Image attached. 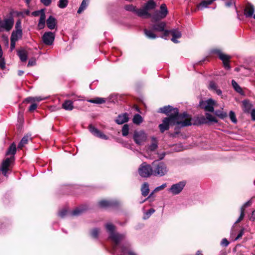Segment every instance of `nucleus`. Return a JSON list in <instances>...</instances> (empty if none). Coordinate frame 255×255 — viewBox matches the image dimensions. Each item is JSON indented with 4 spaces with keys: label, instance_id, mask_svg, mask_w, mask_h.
<instances>
[{
    "label": "nucleus",
    "instance_id": "nucleus-1",
    "mask_svg": "<svg viewBox=\"0 0 255 255\" xmlns=\"http://www.w3.org/2000/svg\"><path fill=\"white\" fill-rule=\"evenodd\" d=\"M173 111L174 114H171V116L174 119V125H177L180 127H184L192 125L190 115L186 113L179 115L178 110L176 108Z\"/></svg>",
    "mask_w": 255,
    "mask_h": 255
},
{
    "label": "nucleus",
    "instance_id": "nucleus-2",
    "mask_svg": "<svg viewBox=\"0 0 255 255\" xmlns=\"http://www.w3.org/2000/svg\"><path fill=\"white\" fill-rule=\"evenodd\" d=\"M105 227L107 232L109 233V238L114 243L113 247V250H116L117 246L125 239V236L124 235L115 233V227L111 223H107Z\"/></svg>",
    "mask_w": 255,
    "mask_h": 255
},
{
    "label": "nucleus",
    "instance_id": "nucleus-3",
    "mask_svg": "<svg viewBox=\"0 0 255 255\" xmlns=\"http://www.w3.org/2000/svg\"><path fill=\"white\" fill-rule=\"evenodd\" d=\"M152 166L153 169V176H163L166 175L168 171L166 165L163 162L154 161L152 162Z\"/></svg>",
    "mask_w": 255,
    "mask_h": 255
},
{
    "label": "nucleus",
    "instance_id": "nucleus-4",
    "mask_svg": "<svg viewBox=\"0 0 255 255\" xmlns=\"http://www.w3.org/2000/svg\"><path fill=\"white\" fill-rule=\"evenodd\" d=\"M138 173L142 177H148L153 175V169L152 166L148 164L146 162H143L139 166Z\"/></svg>",
    "mask_w": 255,
    "mask_h": 255
},
{
    "label": "nucleus",
    "instance_id": "nucleus-5",
    "mask_svg": "<svg viewBox=\"0 0 255 255\" xmlns=\"http://www.w3.org/2000/svg\"><path fill=\"white\" fill-rule=\"evenodd\" d=\"M14 19L12 16L1 19L0 18V32L9 31L12 28Z\"/></svg>",
    "mask_w": 255,
    "mask_h": 255
},
{
    "label": "nucleus",
    "instance_id": "nucleus-6",
    "mask_svg": "<svg viewBox=\"0 0 255 255\" xmlns=\"http://www.w3.org/2000/svg\"><path fill=\"white\" fill-rule=\"evenodd\" d=\"M133 139L136 144L141 145L147 140V135L143 130H135L133 133Z\"/></svg>",
    "mask_w": 255,
    "mask_h": 255
},
{
    "label": "nucleus",
    "instance_id": "nucleus-7",
    "mask_svg": "<svg viewBox=\"0 0 255 255\" xmlns=\"http://www.w3.org/2000/svg\"><path fill=\"white\" fill-rule=\"evenodd\" d=\"M22 36V30L21 28V21L18 19L15 25V29L11 33L10 40L17 41L21 39Z\"/></svg>",
    "mask_w": 255,
    "mask_h": 255
},
{
    "label": "nucleus",
    "instance_id": "nucleus-8",
    "mask_svg": "<svg viewBox=\"0 0 255 255\" xmlns=\"http://www.w3.org/2000/svg\"><path fill=\"white\" fill-rule=\"evenodd\" d=\"M168 13V10L165 4H162L160 7V10L155 11L152 15L153 21H156L164 18Z\"/></svg>",
    "mask_w": 255,
    "mask_h": 255
},
{
    "label": "nucleus",
    "instance_id": "nucleus-9",
    "mask_svg": "<svg viewBox=\"0 0 255 255\" xmlns=\"http://www.w3.org/2000/svg\"><path fill=\"white\" fill-rule=\"evenodd\" d=\"M170 125H174V119L171 115L168 117L164 118L162 121V123L159 125V128L161 132L169 128Z\"/></svg>",
    "mask_w": 255,
    "mask_h": 255
},
{
    "label": "nucleus",
    "instance_id": "nucleus-10",
    "mask_svg": "<svg viewBox=\"0 0 255 255\" xmlns=\"http://www.w3.org/2000/svg\"><path fill=\"white\" fill-rule=\"evenodd\" d=\"M215 105V101L211 99L200 102V106L202 108L204 109L206 111L210 112H214Z\"/></svg>",
    "mask_w": 255,
    "mask_h": 255
},
{
    "label": "nucleus",
    "instance_id": "nucleus-11",
    "mask_svg": "<svg viewBox=\"0 0 255 255\" xmlns=\"http://www.w3.org/2000/svg\"><path fill=\"white\" fill-rule=\"evenodd\" d=\"M186 183L185 181H181L178 183L173 184L169 191L171 192L173 195H177L180 193L183 189L185 186Z\"/></svg>",
    "mask_w": 255,
    "mask_h": 255
},
{
    "label": "nucleus",
    "instance_id": "nucleus-12",
    "mask_svg": "<svg viewBox=\"0 0 255 255\" xmlns=\"http://www.w3.org/2000/svg\"><path fill=\"white\" fill-rule=\"evenodd\" d=\"M55 39V34L51 32H46L44 33L42 37V41L47 45L52 44Z\"/></svg>",
    "mask_w": 255,
    "mask_h": 255
},
{
    "label": "nucleus",
    "instance_id": "nucleus-13",
    "mask_svg": "<svg viewBox=\"0 0 255 255\" xmlns=\"http://www.w3.org/2000/svg\"><path fill=\"white\" fill-rule=\"evenodd\" d=\"M13 160V156L10 158H7L2 163L0 170L4 176H6L7 171L9 170V166Z\"/></svg>",
    "mask_w": 255,
    "mask_h": 255
},
{
    "label": "nucleus",
    "instance_id": "nucleus-14",
    "mask_svg": "<svg viewBox=\"0 0 255 255\" xmlns=\"http://www.w3.org/2000/svg\"><path fill=\"white\" fill-rule=\"evenodd\" d=\"M217 53H218L220 59L223 61L225 68L229 69L230 68V66L229 62L231 57L228 55L223 53L220 50H217Z\"/></svg>",
    "mask_w": 255,
    "mask_h": 255
},
{
    "label": "nucleus",
    "instance_id": "nucleus-15",
    "mask_svg": "<svg viewBox=\"0 0 255 255\" xmlns=\"http://www.w3.org/2000/svg\"><path fill=\"white\" fill-rule=\"evenodd\" d=\"M89 129L90 131L95 136L106 140L108 139V137L107 135L104 134L103 132L100 131L99 130L92 125H90L89 126Z\"/></svg>",
    "mask_w": 255,
    "mask_h": 255
},
{
    "label": "nucleus",
    "instance_id": "nucleus-16",
    "mask_svg": "<svg viewBox=\"0 0 255 255\" xmlns=\"http://www.w3.org/2000/svg\"><path fill=\"white\" fill-rule=\"evenodd\" d=\"M255 11L254 6L250 3H248L244 9V14L247 17H251L253 16Z\"/></svg>",
    "mask_w": 255,
    "mask_h": 255
},
{
    "label": "nucleus",
    "instance_id": "nucleus-17",
    "mask_svg": "<svg viewBox=\"0 0 255 255\" xmlns=\"http://www.w3.org/2000/svg\"><path fill=\"white\" fill-rule=\"evenodd\" d=\"M48 28L51 30L54 29L56 26V19L52 16H50L46 20Z\"/></svg>",
    "mask_w": 255,
    "mask_h": 255
},
{
    "label": "nucleus",
    "instance_id": "nucleus-18",
    "mask_svg": "<svg viewBox=\"0 0 255 255\" xmlns=\"http://www.w3.org/2000/svg\"><path fill=\"white\" fill-rule=\"evenodd\" d=\"M128 120V115L127 113H125L118 116L117 119L115 120L116 123L119 125L123 124L126 123Z\"/></svg>",
    "mask_w": 255,
    "mask_h": 255
},
{
    "label": "nucleus",
    "instance_id": "nucleus-19",
    "mask_svg": "<svg viewBox=\"0 0 255 255\" xmlns=\"http://www.w3.org/2000/svg\"><path fill=\"white\" fill-rule=\"evenodd\" d=\"M135 13L137 15L140 17L145 16L146 17H151L152 15L148 12V11L143 7V8L136 9Z\"/></svg>",
    "mask_w": 255,
    "mask_h": 255
},
{
    "label": "nucleus",
    "instance_id": "nucleus-20",
    "mask_svg": "<svg viewBox=\"0 0 255 255\" xmlns=\"http://www.w3.org/2000/svg\"><path fill=\"white\" fill-rule=\"evenodd\" d=\"M215 0H203L198 5L197 8L199 9L202 10L208 7Z\"/></svg>",
    "mask_w": 255,
    "mask_h": 255
},
{
    "label": "nucleus",
    "instance_id": "nucleus-21",
    "mask_svg": "<svg viewBox=\"0 0 255 255\" xmlns=\"http://www.w3.org/2000/svg\"><path fill=\"white\" fill-rule=\"evenodd\" d=\"M166 23L164 22H160L152 26V29L154 31L162 32L164 31L166 26Z\"/></svg>",
    "mask_w": 255,
    "mask_h": 255
},
{
    "label": "nucleus",
    "instance_id": "nucleus-22",
    "mask_svg": "<svg viewBox=\"0 0 255 255\" xmlns=\"http://www.w3.org/2000/svg\"><path fill=\"white\" fill-rule=\"evenodd\" d=\"M171 34L173 36L171 40L174 43H178V41L177 40V39L181 37V32L177 29H172L171 30Z\"/></svg>",
    "mask_w": 255,
    "mask_h": 255
},
{
    "label": "nucleus",
    "instance_id": "nucleus-23",
    "mask_svg": "<svg viewBox=\"0 0 255 255\" xmlns=\"http://www.w3.org/2000/svg\"><path fill=\"white\" fill-rule=\"evenodd\" d=\"M122 252L126 254H128L129 255H136L135 253L131 250L130 249V245L128 244L123 245L121 248Z\"/></svg>",
    "mask_w": 255,
    "mask_h": 255
},
{
    "label": "nucleus",
    "instance_id": "nucleus-24",
    "mask_svg": "<svg viewBox=\"0 0 255 255\" xmlns=\"http://www.w3.org/2000/svg\"><path fill=\"white\" fill-rule=\"evenodd\" d=\"M175 109H173L172 107L170 106H164L163 108H161L160 109V111L161 113H164L167 115H169V116L171 114H174L173 110Z\"/></svg>",
    "mask_w": 255,
    "mask_h": 255
},
{
    "label": "nucleus",
    "instance_id": "nucleus-25",
    "mask_svg": "<svg viewBox=\"0 0 255 255\" xmlns=\"http://www.w3.org/2000/svg\"><path fill=\"white\" fill-rule=\"evenodd\" d=\"M62 107L65 110L71 111L74 108L73 102L70 100H66L62 104Z\"/></svg>",
    "mask_w": 255,
    "mask_h": 255
},
{
    "label": "nucleus",
    "instance_id": "nucleus-26",
    "mask_svg": "<svg viewBox=\"0 0 255 255\" xmlns=\"http://www.w3.org/2000/svg\"><path fill=\"white\" fill-rule=\"evenodd\" d=\"M209 88L216 92L218 95H221L222 93V91L218 89L217 84L213 81L210 82Z\"/></svg>",
    "mask_w": 255,
    "mask_h": 255
},
{
    "label": "nucleus",
    "instance_id": "nucleus-27",
    "mask_svg": "<svg viewBox=\"0 0 255 255\" xmlns=\"http://www.w3.org/2000/svg\"><path fill=\"white\" fill-rule=\"evenodd\" d=\"M17 55L21 61L25 62L26 61L27 58V53L25 50L23 49L18 50L17 51Z\"/></svg>",
    "mask_w": 255,
    "mask_h": 255
},
{
    "label": "nucleus",
    "instance_id": "nucleus-28",
    "mask_svg": "<svg viewBox=\"0 0 255 255\" xmlns=\"http://www.w3.org/2000/svg\"><path fill=\"white\" fill-rule=\"evenodd\" d=\"M141 194L143 196H146L149 194V184L145 182L142 185L141 188Z\"/></svg>",
    "mask_w": 255,
    "mask_h": 255
},
{
    "label": "nucleus",
    "instance_id": "nucleus-29",
    "mask_svg": "<svg viewBox=\"0 0 255 255\" xmlns=\"http://www.w3.org/2000/svg\"><path fill=\"white\" fill-rule=\"evenodd\" d=\"M29 139H31V138L29 137V136L26 135L23 136L18 145V148L21 149L25 144L28 143V141Z\"/></svg>",
    "mask_w": 255,
    "mask_h": 255
},
{
    "label": "nucleus",
    "instance_id": "nucleus-30",
    "mask_svg": "<svg viewBox=\"0 0 255 255\" xmlns=\"http://www.w3.org/2000/svg\"><path fill=\"white\" fill-rule=\"evenodd\" d=\"M144 34L147 37L150 39H155L157 37L155 34L151 29H144Z\"/></svg>",
    "mask_w": 255,
    "mask_h": 255
},
{
    "label": "nucleus",
    "instance_id": "nucleus-31",
    "mask_svg": "<svg viewBox=\"0 0 255 255\" xmlns=\"http://www.w3.org/2000/svg\"><path fill=\"white\" fill-rule=\"evenodd\" d=\"M156 4L153 0H148L145 4L144 7L148 11L155 8Z\"/></svg>",
    "mask_w": 255,
    "mask_h": 255
},
{
    "label": "nucleus",
    "instance_id": "nucleus-32",
    "mask_svg": "<svg viewBox=\"0 0 255 255\" xmlns=\"http://www.w3.org/2000/svg\"><path fill=\"white\" fill-rule=\"evenodd\" d=\"M89 0H83L77 12L78 13H81L88 6Z\"/></svg>",
    "mask_w": 255,
    "mask_h": 255
},
{
    "label": "nucleus",
    "instance_id": "nucleus-33",
    "mask_svg": "<svg viewBox=\"0 0 255 255\" xmlns=\"http://www.w3.org/2000/svg\"><path fill=\"white\" fill-rule=\"evenodd\" d=\"M243 104L244 111L246 113H249L252 107V104L247 101H244Z\"/></svg>",
    "mask_w": 255,
    "mask_h": 255
},
{
    "label": "nucleus",
    "instance_id": "nucleus-34",
    "mask_svg": "<svg viewBox=\"0 0 255 255\" xmlns=\"http://www.w3.org/2000/svg\"><path fill=\"white\" fill-rule=\"evenodd\" d=\"M142 117L138 114H135L132 119L133 123L136 125H139L142 122Z\"/></svg>",
    "mask_w": 255,
    "mask_h": 255
},
{
    "label": "nucleus",
    "instance_id": "nucleus-35",
    "mask_svg": "<svg viewBox=\"0 0 255 255\" xmlns=\"http://www.w3.org/2000/svg\"><path fill=\"white\" fill-rule=\"evenodd\" d=\"M99 206L102 208H106L111 206L113 203L107 200H101L99 203Z\"/></svg>",
    "mask_w": 255,
    "mask_h": 255
},
{
    "label": "nucleus",
    "instance_id": "nucleus-36",
    "mask_svg": "<svg viewBox=\"0 0 255 255\" xmlns=\"http://www.w3.org/2000/svg\"><path fill=\"white\" fill-rule=\"evenodd\" d=\"M45 14H43L42 15L40 16V18L39 20L38 26L39 29H42L45 25Z\"/></svg>",
    "mask_w": 255,
    "mask_h": 255
},
{
    "label": "nucleus",
    "instance_id": "nucleus-37",
    "mask_svg": "<svg viewBox=\"0 0 255 255\" xmlns=\"http://www.w3.org/2000/svg\"><path fill=\"white\" fill-rule=\"evenodd\" d=\"M152 143L149 146L148 149L150 151H154L157 147V142L155 138H152Z\"/></svg>",
    "mask_w": 255,
    "mask_h": 255
},
{
    "label": "nucleus",
    "instance_id": "nucleus-38",
    "mask_svg": "<svg viewBox=\"0 0 255 255\" xmlns=\"http://www.w3.org/2000/svg\"><path fill=\"white\" fill-rule=\"evenodd\" d=\"M16 150V145L15 144L13 143L11 144V145L9 146L7 151L6 152V154H12L14 155Z\"/></svg>",
    "mask_w": 255,
    "mask_h": 255
},
{
    "label": "nucleus",
    "instance_id": "nucleus-39",
    "mask_svg": "<svg viewBox=\"0 0 255 255\" xmlns=\"http://www.w3.org/2000/svg\"><path fill=\"white\" fill-rule=\"evenodd\" d=\"M89 102L91 103H95V104H103L105 102V100L102 98H96L94 99H91L88 101Z\"/></svg>",
    "mask_w": 255,
    "mask_h": 255
},
{
    "label": "nucleus",
    "instance_id": "nucleus-40",
    "mask_svg": "<svg viewBox=\"0 0 255 255\" xmlns=\"http://www.w3.org/2000/svg\"><path fill=\"white\" fill-rule=\"evenodd\" d=\"M83 212V210L81 208H78L69 213L70 215L72 216H77L80 215Z\"/></svg>",
    "mask_w": 255,
    "mask_h": 255
},
{
    "label": "nucleus",
    "instance_id": "nucleus-41",
    "mask_svg": "<svg viewBox=\"0 0 255 255\" xmlns=\"http://www.w3.org/2000/svg\"><path fill=\"white\" fill-rule=\"evenodd\" d=\"M206 119L209 122H214V123H218V120L216 119V118L215 116L212 115L211 114H210L209 113H206Z\"/></svg>",
    "mask_w": 255,
    "mask_h": 255
},
{
    "label": "nucleus",
    "instance_id": "nucleus-42",
    "mask_svg": "<svg viewBox=\"0 0 255 255\" xmlns=\"http://www.w3.org/2000/svg\"><path fill=\"white\" fill-rule=\"evenodd\" d=\"M215 114L220 118L223 119L227 117V114L226 112L220 110L215 111Z\"/></svg>",
    "mask_w": 255,
    "mask_h": 255
},
{
    "label": "nucleus",
    "instance_id": "nucleus-43",
    "mask_svg": "<svg viewBox=\"0 0 255 255\" xmlns=\"http://www.w3.org/2000/svg\"><path fill=\"white\" fill-rule=\"evenodd\" d=\"M68 3V0H59L58 1V6L60 8H64L67 6Z\"/></svg>",
    "mask_w": 255,
    "mask_h": 255
},
{
    "label": "nucleus",
    "instance_id": "nucleus-44",
    "mask_svg": "<svg viewBox=\"0 0 255 255\" xmlns=\"http://www.w3.org/2000/svg\"><path fill=\"white\" fill-rule=\"evenodd\" d=\"M232 86L234 87V89L238 93H241L242 92V90L240 86L238 84V83L234 80L232 81Z\"/></svg>",
    "mask_w": 255,
    "mask_h": 255
},
{
    "label": "nucleus",
    "instance_id": "nucleus-45",
    "mask_svg": "<svg viewBox=\"0 0 255 255\" xmlns=\"http://www.w3.org/2000/svg\"><path fill=\"white\" fill-rule=\"evenodd\" d=\"M122 135L124 136H126L128 135V131H129V127H128V125L126 124V125H124V126L122 128Z\"/></svg>",
    "mask_w": 255,
    "mask_h": 255
},
{
    "label": "nucleus",
    "instance_id": "nucleus-46",
    "mask_svg": "<svg viewBox=\"0 0 255 255\" xmlns=\"http://www.w3.org/2000/svg\"><path fill=\"white\" fill-rule=\"evenodd\" d=\"M229 117H230L231 120L232 121V122L233 123H235V124L237 123V120L236 119L235 114L234 112H233L232 111L230 112Z\"/></svg>",
    "mask_w": 255,
    "mask_h": 255
},
{
    "label": "nucleus",
    "instance_id": "nucleus-47",
    "mask_svg": "<svg viewBox=\"0 0 255 255\" xmlns=\"http://www.w3.org/2000/svg\"><path fill=\"white\" fill-rule=\"evenodd\" d=\"M252 204V200H249L248 201H247V202H246L242 206V207L241 208V210L244 212H245V209L248 207H249L250 206H251Z\"/></svg>",
    "mask_w": 255,
    "mask_h": 255
},
{
    "label": "nucleus",
    "instance_id": "nucleus-48",
    "mask_svg": "<svg viewBox=\"0 0 255 255\" xmlns=\"http://www.w3.org/2000/svg\"><path fill=\"white\" fill-rule=\"evenodd\" d=\"M44 99H45V98H42L40 97H35V98L29 97V98H27L26 100L27 101H28V102H30V101H36L37 102H40V101H42V100H43Z\"/></svg>",
    "mask_w": 255,
    "mask_h": 255
},
{
    "label": "nucleus",
    "instance_id": "nucleus-49",
    "mask_svg": "<svg viewBox=\"0 0 255 255\" xmlns=\"http://www.w3.org/2000/svg\"><path fill=\"white\" fill-rule=\"evenodd\" d=\"M43 14H45L44 9H42L40 10L35 11L32 13V14L33 16H37L40 15V16L42 15Z\"/></svg>",
    "mask_w": 255,
    "mask_h": 255
},
{
    "label": "nucleus",
    "instance_id": "nucleus-50",
    "mask_svg": "<svg viewBox=\"0 0 255 255\" xmlns=\"http://www.w3.org/2000/svg\"><path fill=\"white\" fill-rule=\"evenodd\" d=\"M155 212V210L153 209H149L147 212H146L145 214V216L144 217V219H146L148 218L151 214H152Z\"/></svg>",
    "mask_w": 255,
    "mask_h": 255
},
{
    "label": "nucleus",
    "instance_id": "nucleus-51",
    "mask_svg": "<svg viewBox=\"0 0 255 255\" xmlns=\"http://www.w3.org/2000/svg\"><path fill=\"white\" fill-rule=\"evenodd\" d=\"M99 233L98 229H94L91 231V236L94 238H97Z\"/></svg>",
    "mask_w": 255,
    "mask_h": 255
},
{
    "label": "nucleus",
    "instance_id": "nucleus-52",
    "mask_svg": "<svg viewBox=\"0 0 255 255\" xmlns=\"http://www.w3.org/2000/svg\"><path fill=\"white\" fill-rule=\"evenodd\" d=\"M125 9L127 10L131 11H135V12L136 9L135 8V7L133 5H131V4L126 5L125 6Z\"/></svg>",
    "mask_w": 255,
    "mask_h": 255
},
{
    "label": "nucleus",
    "instance_id": "nucleus-53",
    "mask_svg": "<svg viewBox=\"0 0 255 255\" xmlns=\"http://www.w3.org/2000/svg\"><path fill=\"white\" fill-rule=\"evenodd\" d=\"M166 186H167L166 183H164V184H162L161 186H158V187H156L155 188V189L154 190V192L159 191L160 190H161L163 189Z\"/></svg>",
    "mask_w": 255,
    "mask_h": 255
},
{
    "label": "nucleus",
    "instance_id": "nucleus-54",
    "mask_svg": "<svg viewBox=\"0 0 255 255\" xmlns=\"http://www.w3.org/2000/svg\"><path fill=\"white\" fill-rule=\"evenodd\" d=\"M244 216H245V212L241 210L240 216L239 218H238V219L236 221L235 223L237 224V223L240 222L243 219V218H244Z\"/></svg>",
    "mask_w": 255,
    "mask_h": 255
},
{
    "label": "nucleus",
    "instance_id": "nucleus-55",
    "mask_svg": "<svg viewBox=\"0 0 255 255\" xmlns=\"http://www.w3.org/2000/svg\"><path fill=\"white\" fill-rule=\"evenodd\" d=\"M36 64V60L34 58L31 59L29 60L27 66H32L35 65Z\"/></svg>",
    "mask_w": 255,
    "mask_h": 255
},
{
    "label": "nucleus",
    "instance_id": "nucleus-56",
    "mask_svg": "<svg viewBox=\"0 0 255 255\" xmlns=\"http://www.w3.org/2000/svg\"><path fill=\"white\" fill-rule=\"evenodd\" d=\"M5 63L4 58L1 57V58H0V68L1 69H4L5 67Z\"/></svg>",
    "mask_w": 255,
    "mask_h": 255
},
{
    "label": "nucleus",
    "instance_id": "nucleus-57",
    "mask_svg": "<svg viewBox=\"0 0 255 255\" xmlns=\"http://www.w3.org/2000/svg\"><path fill=\"white\" fill-rule=\"evenodd\" d=\"M229 242L226 238L223 239L221 243V245L224 247H227L229 245Z\"/></svg>",
    "mask_w": 255,
    "mask_h": 255
},
{
    "label": "nucleus",
    "instance_id": "nucleus-58",
    "mask_svg": "<svg viewBox=\"0 0 255 255\" xmlns=\"http://www.w3.org/2000/svg\"><path fill=\"white\" fill-rule=\"evenodd\" d=\"M164 34L163 36H161L162 38L166 39V37L168 36L170 34H171V30H165L163 31Z\"/></svg>",
    "mask_w": 255,
    "mask_h": 255
},
{
    "label": "nucleus",
    "instance_id": "nucleus-59",
    "mask_svg": "<svg viewBox=\"0 0 255 255\" xmlns=\"http://www.w3.org/2000/svg\"><path fill=\"white\" fill-rule=\"evenodd\" d=\"M40 1L45 5L48 6L51 3V0H40Z\"/></svg>",
    "mask_w": 255,
    "mask_h": 255
},
{
    "label": "nucleus",
    "instance_id": "nucleus-60",
    "mask_svg": "<svg viewBox=\"0 0 255 255\" xmlns=\"http://www.w3.org/2000/svg\"><path fill=\"white\" fill-rule=\"evenodd\" d=\"M37 107V105L36 104H32L30 105V106L29 107V111L30 112H33V111H34L36 108Z\"/></svg>",
    "mask_w": 255,
    "mask_h": 255
},
{
    "label": "nucleus",
    "instance_id": "nucleus-61",
    "mask_svg": "<svg viewBox=\"0 0 255 255\" xmlns=\"http://www.w3.org/2000/svg\"><path fill=\"white\" fill-rule=\"evenodd\" d=\"M68 212L66 210H63L59 212V216L61 217H64L66 215H67Z\"/></svg>",
    "mask_w": 255,
    "mask_h": 255
},
{
    "label": "nucleus",
    "instance_id": "nucleus-62",
    "mask_svg": "<svg viewBox=\"0 0 255 255\" xmlns=\"http://www.w3.org/2000/svg\"><path fill=\"white\" fill-rule=\"evenodd\" d=\"M15 41L10 40V51H12L14 48L15 46Z\"/></svg>",
    "mask_w": 255,
    "mask_h": 255
},
{
    "label": "nucleus",
    "instance_id": "nucleus-63",
    "mask_svg": "<svg viewBox=\"0 0 255 255\" xmlns=\"http://www.w3.org/2000/svg\"><path fill=\"white\" fill-rule=\"evenodd\" d=\"M244 234V230L242 229L241 230L239 234H238L237 237L236 238L235 240H237L239 239L240 238H241L243 236Z\"/></svg>",
    "mask_w": 255,
    "mask_h": 255
},
{
    "label": "nucleus",
    "instance_id": "nucleus-64",
    "mask_svg": "<svg viewBox=\"0 0 255 255\" xmlns=\"http://www.w3.org/2000/svg\"><path fill=\"white\" fill-rule=\"evenodd\" d=\"M251 115L252 120L255 121V109L252 110L251 112Z\"/></svg>",
    "mask_w": 255,
    "mask_h": 255
}]
</instances>
